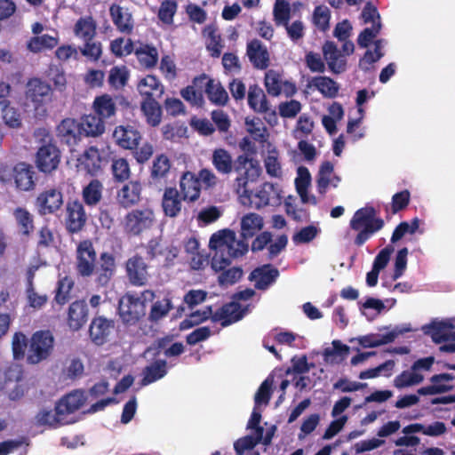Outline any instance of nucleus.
<instances>
[{"mask_svg":"<svg viewBox=\"0 0 455 455\" xmlns=\"http://www.w3.org/2000/svg\"><path fill=\"white\" fill-rule=\"evenodd\" d=\"M212 164L220 174L228 175L233 171L237 172L240 176L236 178L235 182L239 188L245 189L248 182L256 180L261 173V168L257 160L243 154L233 161L231 154L223 148H215L212 151Z\"/></svg>","mask_w":455,"mask_h":455,"instance_id":"f257e3e1","label":"nucleus"},{"mask_svg":"<svg viewBox=\"0 0 455 455\" xmlns=\"http://www.w3.org/2000/svg\"><path fill=\"white\" fill-rule=\"evenodd\" d=\"M209 246L215 250L211 260L212 268L222 269L229 267L232 259L243 257L248 252L247 240H236L235 231L222 229L212 235Z\"/></svg>","mask_w":455,"mask_h":455,"instance_id":"f03ea898","label":"nucleus"},{"mask_svg":"<svg viewBox=\"0 0 455 455\" xmlns=\"http://www.w3.org/2000/svg\"><path fill=\"white\" fill-rule=\"evenodd\" d=\"M52 96L53 89L49 83L39 77H31L25 84L24 107L33 112L35 118L44 119Z\"/></svg>","mask_w":455,"mask_h":455,"instance_id":"7ed1b4c3","label":"nucleus"},{"mask_svg":"<svg viewBox=\"0 0 455 455\" xmlns=\"http://www.w3.org/2000/svg\"><path fill=\"white\" fill-rule=\"evenodd\" d=\"M385 226L384 220L378 216L377 210L371 205H365L355 211L349 221V228L357 232L354 244L363 246L373 235Z\"/></svg>","mask_w":455,"mask_h":455,"instance_id":"20e7f679","label":"nucleus"},{"mask_svg":"<svg viewBox=\"0 0 455 455\" xmlns=\"http://www.w3.org/2000/svg\"><path fill=\"white\" fill-rule=\"evenodd\" d=\"M155 292L145 290L140 296L126 292L118 301V314L124 325L137 324L146 315V300H152Z\"/></svg>","mask_w":455,"mask_h":455,"instance_id":"39448f33","label":"nucleus"},{"mask_svg":"<svg viewBox=\"0 0 455 455\" xmlns=\"http://www.w3.org/2000/svg\"><path fill=\"white\" fill-rule=\"evenodd\" d=\"M155 223V212L148 206L132 209L125 214L121 222L124 232L129 236L141 235L151 229Z\"/></svg>","mask_w":455,"mask_h":455,"instance_id":"423d86ee","label":"nucleus"},{"mask_svg":"<svg viewBox=\"0 0 455 455\" xmlns=\"http://www.w3.org/2000/svg\"><path fill=\"white\" fill-rule=\"evenodd\" d=\"M54 348V337L46 330L36 331L29 339L27 363L37 364L50 357Z\"/></svg>","mask_w":455,"mask_h":455,"instance_id":"0eeeda50","label":"nucleus"},{"mask_svg":"<svg viewBox=\"0 0 455 455\" xmlns=\"http://www.w3.org/2000/svg\"><path fill=\"white\" fill-rule=\"evenodd\" d=\"M97 254L91 240L81 241L76 248V269L82 277L93 275L96 268Z\"/></svg>","mask_w":455,"mask_h":455,"instance_id":"6e6552de","label":"nucleus"},{"mask_svg":"<svg viewBox=\"0 0 455 455\" xmlns=\"http://www.w3.org/2000/svg\"><path fill=\"white\" fill-rule=\"evenodd\" d=\"M87 222L84 204L78 199L68 200L65 209V228L70 235L81 232Z\"/></svg>","mask_w":455,"mask_h":455,"instance_id":"1a4fd4ad","label":"nucleus"},{"mask_svg":"<svg viewBox=\"0 0 455 455\" xmlns=\"http://www.w3.org/2000/svg\"><path fill=\"white\" fill-rule=\"evenodd\" d=\"M60 157L61 155L58 147L49 141L39 147L36 152V167L42 172L51 173L58 168Z\"/></svg>","mask_w":455,"mask_h":455,"instance_id":"9d476101","label":"nucleus"},{"mask_svg":"<svg viewBox=\"0 0 455 455\" xmlns=\"http://www.w3.org/2000/svg\"><path fill=\"white\" fill-rule=\"evenodd\" d=\"M116 272V260L113 253L103 251L96 261L95 283L98 286L107 287Z\"/></svg>","mask_w":455,"mask_h":455,"instance_id":"9b49d317","label":"nucleus"},{"mask_svg":"<svg viewBox=\"0 0 455 455\" xmlns=\"http://www.w3.org/2000/svg\"><path fill=\"white\" fill-rule=\"evenodd\" d=\"M172 161L170 157L161 153L156 155L151 164L149 172V183L156 187L167 185L169 176L172 173Z\"/></svg>","mask_w":455,"mask_h":455,"instance_id":"f8f14e48","label":"nucleus"},{"mask_svg":"<svg viewBox=\"0 0 455 455\" xmlns=\"http://www.w3.org/2000/svg\"><path fill=\"white\" fill-rule=\"evenodd\" d=\"M148 265L144 259L135 254L125 262V273L131 284L133 286H144L148 281Z\"/></svg>","mask_w":455,"mask_h":455,"instance_id":"ddd939ff","label":"nucleus"},{"mask_svg":"<svg viewBox=\"0 0 455 455\" xmlns=\"http://www.w3.org/2000/svg\"><path fill=\"white\" fill-rule=\"evenodd\" d=\"M413 329L411 326V323H405L400 326H395L394 330L386 333V334H376L371 333L368 335H364L359 337L357 339L358 343L363 347H377L382 345H386L393 342L399 335H402L406 332L412 331Z\"/></svg>","mask_w":455,"mask_h":455,"instance_id":"4468645a","label":"nucleus"},{"mask_svg":"<svg viewBox=\"0 0 455 455\" xmlns=\"http://www.w3.org/2000/svg\"><path fill=\"white\" fill-rule=\"evenodd\" d=\"M323 56L330 71L335 75L347 70V60L333 41H325L322 47Z\"/></svg>","mask_w":455,"mask_h":455,"instance_id":"2eb2a0df","label":"nucleus"},{"mask_svg":"<svg viewBox=\"0 0 455 455\" xmlns=\"http://www.w3.org/2000/svg\"><path fill=\"white\" fill-rule=\"evenodd\" d=\"M246 55L252 67L265 70L270 65V55L266 45L259 39H252L246 44Z\"/></svg>","mask_w":455,"mask_h":455,"instance_id":"dca6fc26","label":"nucleus"},{"mask_svg":"<svg viewBox=\"0 0 455 455\" xmlns=\"http://www.w3.org/2000/svg\"><path fill=\"white\" fill-rule=\"evenodd\" d=\"M36 204L42 215L56 212L63 204V195L56 188H51L39 194Z\"/></svg>","mask_w":455,"mask_h":455,"instance_id":"f3484780","label":"nucleus"},{"mask_svg":"<svg viewBox=\"0 0 455 455\" xmlns=\"http://www.w3.org/2000/svg\"><path fill=\"white\" fill-rule=\"evenodd\" d=\"M146 250L148 259L162 256L166 267L172 265L179 254V249L176 246L172 244L164 246L159 237L150 239L146 245Z\"/></svg>","mask_w":455,"mask_h":455,"instance_id":"a211bd4d","label":"nucleus"},{"mask_svg":"<svg viewBox=\"0 0 455 455\" xmlns=\"http://www.w3.org/2000/svg\"><path fill=\"white\" fill-rule=\"evenodd\" d=\"M279 276V270L271 264H264L254 268L249 275L248 279L254 282L257 290H267L273 284Z\"/></svg>","mask_w":455,"mask_h":455,"instance_id":"6ab92c4d","label":"nucleus"},{"mask_svg":"<svg viewBox=\"0 0 455 455\" xmlns=\"http://www.w3.org/2000/svg\"><path fill=\"white\" fill-rule=\"evenodd\" d=\"M115 327V322L104 316H96L92 319L89 327V337L97 346H101L108 341V336Z\"/></svg>","mask_w":455,"mask_h":455,"instance_id":"aec40b11","label":"nucleus"},{"mask_svg":"<svg viewBox=\"0 0 455 455\" xmlns=\"http://www.w3.org/2000/svg\"><path fill=\"white\" fill-rule=\"evenodd\" d=\"M57 135L68 146L77 145L83 136L81 125L74 118H65L57 126Z\"/></svg>","mask_w":455,"mask_h":455,"instance_id":"412c9836","label":"nucleus"},{"mask_svg":"<svg viewBox=\"0 0 455 455\" xmlns=\"http://www.w3.org/2000/svg\"><path fill=\"white\" fill-rule=\"evenodd\" d=\"M86 395L84 390H75L64 395L56 404V415L63 416L78 411L86 402Z\"/></svg>","mask_w":455,"mask_h":455,"instance_id":"4be33fe9","label":"nucleus"},{"mask_svg":"<svg viewBox=\"0 0 455 455\" xmlns=\"http://www.w3.org/2000/svg\"><path fill=\"white\" fill-rule=\"evenodd\" d=\"M113 138L120 148L131 150L139 146L141 134L132 125H119L115 128Z\"/></svg>","mask_w":455,"mask_h":455,"instance_id":"5701e85b","label":"nucleus"},{"mask_svg":"<svg viewBox=\"0 0 455 455\" xmlns=\"http://www.w3.org/2000/svg\"><path fill=\"white\" fill-rule=\"evenodd\" d=\"M142 187L139 181H129L118 190L116 200L120 206L128 209L138 204L141 200Z\"/></svg>","mask_w":455,"mask_h":455,"instance_id":"b1692460","label":"nucleus"},{"mask_svg":"<svg viewBox=\"0 0 455 455\" xmlns=\"http://www.w3.org/2000/svg\"><path fill=\"white\" fill-rule=\"evenodd\" d=\"M12 172L17 189L20 191L34 189L36 186L35 172L31 165L23 162L19 163L13 167Z\"/></svg>","mask_w":455,"mask_h":455,"instance_id":"393cba45","label":"nucleus"},{"mask_svg":"<svg viewBox=\"0 0 455 455\" xmlns=\"http://www.w3.org/2000/svg\"><path fill=\"white\" fill-rule=\"evenodd\" d=\"M180 189L183 201L191 203L197 201L201 195L202 187L196 174L189 171L183 172L180 180Z\"/></svg>","mask_w":455,"mask_h":455,"instance_id":"a878e982","label":"nucleus"},{"mask_svg":"<svg viewBox=\"0 0 455 455\" xmlns=\"http://www.w3.org/2000/svg\"><path fill=\"white\" fill-rule=\"evenodd\" d=\"M243 316V310L238 302H229L224 304L212 315V322H221L223 327L228 326Z\"/></svg>","mask_w":455,"mask_h":455,"instance_id":"bb28decb","label":"nucleus"},{"mask_svg":"<svg viewBox=\"0 0 455 455\" xmlns=\"http://www.w3.org/2000/svg\"><path fill=\"white\" fill-rule=\"evenodd\" d=\"M182 195L174 187H166L162 197V208L165 216L176 218L182 210Z\"/></svg>","mask_w":455,"mask_h":455,"instance_id":"cd10ccee","label":"nucleus"},{"mask_svg":"<svg viewBox=\"0 0 455 455\" xmlns=\"http://www.w3.org/2000/svg\"><path fill=\"white\" fill-rule=\"evenodd\" d=\"M247 102L249 108L255 113L267 114L272 112L275 115V111L271 109L263 89L256 84H251L248 88Z\"/></svg>","mask_w":455,"mask_h":455,"instance_id":"c85d7f7f","label":"nucleus"},{"mask_svg":"<svg viewBox=\"0 0 455 455\" xmlns=\"http://www.w3.org/2000/svg\"><path fill=\"white\" fill-rule=\"evenodd\" d=\"M88 320V307L84 300L72 302L68 310L67 323L74 331H79Z\"/></svg>","mask_w":455,"mask_h":455,"instance_id":"c756f323","label":"nucleus"},{"mask_svg":"<svg viewBox=\"0 0 455 455\" xmlns=\"http://www.w3.org/2000/svg\"><path fill=\"white\" fill-rule=\"evenodd\" d=\"M78 166L87 173L95 175L101 170L102 157L98 148L92 146L77 158Z\"/></svg>","mask_w":455,"mask_h":455,"instance_id":"7c9ffc66","label":"nucleus"},{"mask_svg":"<svg viewBox=\"0 0 455 455\" xmlns=\"http://www.w3.org/2000/svg\"><path fill=\"white\" fill-rule=\"evenodd\" d=\"M109 14L116 29L124 34L130 35L133 30L132 14L117 4L109 7Z\"/></svg>","mask_w":455,"mask_h":455,"instance_id":"2f4dec72","label":"nucleus"},{"mask_svg":"<svg viewBox=\"0 0 455 455\" xmlns=\"http://www.w3.org/2000/svg\"><path fill=\"white\" fill-rule=\"evenodd\" d=\"M263 218L258 213L250 212L241 219L240 235L243 240H249L263 228Z\"/></svg>","mask_w":455,"mask_h":455,"instance_id":"473e14b6","label":"nucleus"},{"mask_svg":"<svg viewBox=\"0 0 455 455\" xmlns=\"http://www.w3.org/2000/svg\"><path fill=\"white\" fill-rule=\"evenodd\" d=\"M454 376L450 373H440L433 375L430 381L433 383L431 386L422 387L418 389L417 393L419 395H432L443 394L452 390L453 387L451 385L440 384L442 381H451Z\"/></svg>","mask_w":455,"mask_h":455,"instance_id":"72a5a7b5","label":"nucleus"},{"mask_svg":"<svg viewBox=\"0 0 455 455\" xmlns=\"http://www.w3.org/2000/svg\"><path fill=\"white\" fill-rule=\"evenodd\" d=\"M134 54L140 66L146 69L154 68L158 63V51L153 44L141 43L134 50Z\"/></svg>","mask_w":455,"mask_h":455,"instance_id":"f704fd0d","label":"nucleus"},{"mask_svg":"<svg viewBox=\"0 0 455 455\" xmlns=\"http://www.w3.org/2000/svg\"><path fill=\"white\" fill-rule=\"evenodd\" d=\"M454 324L450 321H433L424 325L422 330L425 334L429 335L435 344L447 341L448 331L454 329Z\"/></svg>","mask_w":455,"mask_h":455,"instance_id":"c9c22d12","label":"nucleus"},{"mask_svg":"<svg viewBox=\"0 0 455 455\" xmlns=\"http://www.w3.org/2000/svg\"><path fill=\"white\" fill-rule=\"evenodd\" d=\"M138 91L144 99H157L164 93V86L154 75H148L138 84Z\"/></svg>","mask_w":455,"mask_h":455,"instance_id":"e433bc0d","label":"nucleus"},{"mask_svg":"<svg viewBox=\"0 0 455 455\" xmlns=\"http://www.w3.org/2000/svg\"><path fill=\"white\" fill-rule=\"evenodd\" d=\"M140 109L149 126L156 127L161 124L163 111L156 99H143L140 103Z\"/></svg>","mask_w":455,"mask_h":455,"instance_id":"4c0bfd02","label":"nucleus"},{"mask_svg":"<svg viewBox=\"0 0 455 455\" xmlns=\"http://www.w3.org/2000/svg\"><path fill=\"white\" fill-rule=\"evenodd\" d=\"M103 184L97 179L92 180L86 186L82 189V199L85 205L89 207H95L98 205L103 194Z\"/></svg>","mask_w":455,"mask_h":455,"instance_id":"58836bf2","label":"nucleus"},{"mask_svg":"<svg viewBox=\"0 0 455 455\" xmlns=\"http://www.w3.org/2000/svg\"><path fill=\"white\" fill-rule=\"evenodd\" d=\"M167 374V363L165 360L158 359L155 360L149 365H147L142 371L143 378L141 384L148 386L153 382H156Z\"/></svg>","mask_w":455,"mask_h":455,"instance_id":"ea45409f","label":"nucleus"},{"mask_svg":"<svg viewBox=\"0 0 455 455\" xmlns=\"http://www.w3.org/2000/svg\"><path fill=\"white\" fill-rule=\"evenodd\" d=\"M79 124L83 136L98 137L105 132L104 120L96 115H86L83 116Z\"/></svg>","mask_w":455,"mask_h":455,"instance_id":"a19ab883","label":"nucleus"},{"mask_svg":"<svg viewBox=\"0 0 455 455\" xmlns=\"http://www.w3.org/2000/svg\"><path fill=\"white\" fill-rule=\"evenodd\" d=\"M93 109L96 116L104 120L116 116V104L110 95L102 94L94 99Z\"/></svg>","mask_w":455,"mask_h":455,"instance_id":"79ce46f5","label":"nucleus"},{"mask_svg":"<svg viewBox=\"0 0 455 455\" xmlns=\"http://www.w3.org/2000/svg\"><path fill=\"white\" fill-rule=\"evenodd\" d=\"M311 83L324 98L333 99L339 93V84L329 76H315Z\"/></svg>","mask_w":455,"mask_h":455,"instance_id":"37998d69","label":"nucleus"},{"mask_svg":"<svg viewBox=\"0 0 455 455\" xmlns=\"http://www.w3.org/2000/svg\"><path fill=\"white\" fill-rule=\"evenodd\" d=\"M13 217L17 222L19 229L23 235L28 236L34 231L33 215L23 207H17L13 211Z\"/></svg>","mask_w":455,"mask_h":455,"instance_id":"c03bdc74","label":"nucleus"},{"mask_svg":"<svg viewBox=\"0 0 455 455\" xmlns=\"http://www.w3.org/2000/svg\"><path fill=\"white\" fill-rule=\"evenodd\" d=\"M76 36L84 41H92L96 36V23L92 17L80 18L74 28Z\"/></svg>","mask_w":455,"mask_h":455,"instance_id":"a18cd8bd","label":"nucleus"},{"mask_svg":"<svg viewBox=\"0 0 455 455\" xmlns=\"http://www.w3.org/2000/svg\"><path fill=\"white\" fill-rule=\"evenodd\" d=\"M129 76L130 73L126 66H114L109 70L108 82L110 87L119 90L127 84Z\"/></svg>","mask_w":455,"mask_h":455,"instance_id":"49530a36","label":"nucleus"},{"mask_svg":"<svg viewBox=\"0 0 455 455\" xmlns=\"http://www.w3.org/2000/svg\"><path fill=\"white\" fill-rule=\"evenodd\" d=\"M208 100L216 106H225L228 101V94L220 82L210 81L206 90Z\"/></svg>","mask_w":455,"mask_h":455,"instance_id":"de8ad7c7","label":"nucleus"},{"mask_svg":"<svg viewBox=\"0 0 455 455\" xmlns=\"http://www.w3.org/2000/svg\"><path fill=\"white\" fill-rule=\"evenodd\" d=\"M225 267L222 269L212 268L215 272H220L218 283L220 286L233 285L243 277V271L242 267Z\"/></svg>","mask_w":455,"mask_h":455,"instance_id":"09e8293b","label":"nucleus"},{"mask_svg":"<svg viewBox=\"0 0 455 455\" xmlns=\"http://www.w3.org/2000/svg\"><path fill=\"white\" fill-rule=\"evenodd\" d=\"M28 347L29 339L23 332L17 331L13 334L12 339V350L14 360L20 361L25 357L27 358Z\"/></svg>","mask_w":455,"mask_h":455,"instance_id":"8fccbe9b","label":"nucleus"},{"mask_svg":"<svg viewBox=\"0 0 455 455\" xmlns=\"http://www.w3.org/2000/svg\"><path fill=\"white\" fill-rule=\"evenodd\" d=\"M331 11L323 4L316 5L312 14V23L320 31L325 32L330 28Z\"/></svg>","mask_w":455,"mask_h":455,"instance_id":"3c124183","label":"nucleus"},{"mask_svg":"<svg viewBox=\"0 0 455 455\" xmlns=\"http://www.w3.org/2000/svg\"><path fill=\"white\" fill-rule=\"evenodd\" d=\"M59 40L57 37L44 34L40 36H34L28 43V49L32 52H40L44 49H53L57 46Z\"/></svg>","mask_w":455,"mask_h":455,"instance_id":"603ef678","label":"nucleus"},{"mask_svg":"<svg viewBox=\"0 0 455 455\" xmlns=\"http://www.w3.org/2000/svg\"><path fill=\"white\" fill-rule=\"evenodd\" d=\"M161 130L164 140L170 141H177L181 138L187 137L188 132V127L180 122L166 124Z\"/></svg>","mask_w":455,"mask_h":455,"instance_id":"864d4df0","label":"nucleus"},{"mask_svg":"<svg viewBox=\"0 0 455 455\" xmlns=\"http://www.w3.org/2000/svg\"><path fill=\"white\" fill-rule=\"evenodd\" d=\"M173 306L170 298H164L162 300H156L153 303L148 320L152 323H156L165 317L172 309Z\"/></svg>","mask_w":455,"mask_h":455,"instance_id":"5fc2aeb1","label":"nucleus"},{"mask_svg":"<svg viewBox=\"0 0 455 455\" xmlns=\"http://www.w3.org/2000/svg\"><path fill=\"white\" fill-rule=\"evenodd\" d=\"M424 380V376L413 371H403L394 379V386L402 389L420 384Z\"/></svg>","mask_w":455,"mask_h":455,"instance_id":"6e6d98bb","label":"nucleus"},{"mask_svg":"<svg viewBox=\"0 0 455 455\" xmlns=\"http://www.w3.org/2000/svg\"><path fill=\"white\" fill-rule=\"evenodd\" d=\"M333 164L330 161H324L321 164L316 180V188L319 194L325 195L331 183L330 176L333 172Z\"/></svg>","mask_w":455,"mask_h":455,"instance_id":"4d7b16f0","label":"nucleus"},{"mask_svg":"<svg viewBox=\"0 0 455 455\" xmlns=\"http://www.w3.org/2000/svg\"><path fill=\"white\" fill-rule=\"evenodd\" d=\"M419 228V220L414 218L411 223L406 221L400 222L394 229L390 242L395 243L400 241L406 234L413 235Z\"/></svg>","mask_w":455,"mask_h":455,"instance_id":"13d9d810","label":"nucleus"},{"mask_svg":"<svg viewBox=\"0 0 455 455\" xmlns=\"http://www.w3.org/2000/svg\"><path fill=\"white\" fill-rule=\"evenodd\" d=\"M274 20L277 26L287 25L291 19V5L286 0H276L273 9Z\"/></svg>","mask_w":455,"mask_h":455,"instance_id":"bf43d9fd","label":"nucleus"},{"mask_svg":"<svg viewBox=\"0 0 455 455\" xmlns=\"http://www.w3.org/2000/svg\"><path fill=\"white\" fill-rule=\"evenodd\" d=\"M73 286L74 282L68 276L58 281L54 297V300L57 304L64 305L68 302Z\"/></svg>","mask_w":455,"mask_h":455,"instance_id":"052dcab7","label":"nucleus"},{"mask_svg":"<svg viewBox=\"0 0 455 455\" xmlns=\"http://www.w3.org/2000/svg\"><path fill=\"white\" fill-rule=\"evenodd\" d=\"M213 315L212 307H206L204 310H196L192 312L188 318L183 320L180 323L181 329H189L201 323L212 318Z\"/></svg>","mask_w":455,"mask_h":455,"instance_id":"680f3d73","label":"nucleus"},{"mask_svg":"<svg viewBox=\"0 0 455 455\" xmlns=\"http://www.w3.org/2000/svg\"><path fill=\"white\" fill-rule=\"evenodd\" d=\"M177 10L178 3L176 0H164L160 4L157 17L163 23L172 25Z\"/></svg>","mask_w":455,"mask_h":455,"instance_id":"e2e57ef3","label":"nucleus"},{"mask_svg":"<svg viewBox=\"0 0 455 455\" xmlns=\"http://www.w3.org/2000/svg\"><path fill=\"white\" fill-rule=\"evenodd\" d=\"M110 51L116 57L119 58L130 55L134 52L133 42L130 38H116L110 43Z\"/></svg>","mask_w":455,"mask_h":455,"instance_id":"0e129e2a","label":"nucleus"},{"mask_svg":"<svg viewBox=\"0 0 455 455\" xmlns=\"http://www.w3.org/2000/svg\"><path fill=\"white\" fill-rule=\"evenodd\" d=\"M111 170L115 180L118 182L125 181L130 178V165L128 161L124 158L113 160Z\"/></svg>","mask_w":455,"mask_h":455,"instance_id":"69168bd1","label":"nucleus"},{"mask_svg":"<svg viewBox=\"0 0 455 455\" xmlns=\"http://www.w3.org/2000/svg\"><path fill=\"white\" fill-rule=\"evenodd\" d=\"M46 76L53 83L56 90L63 92L66 89V75L60 66L50 65L46 71Z\"/></svg>","mask_w":455,"mask_h":455,"instance_id":"338daca9","label":"nucleus"},{"mask_svg":"<svg viewBox=\"0 0 455 455\" xmlns=\"http://www.w3.org/2000/svg\"><path fill=\"white\" fill-rule=\"evenodd\" d=\"M264 84L267 92L273 96H278L282 92L281 78L278 73L273 69L266 72Z\"/></svg>","mask_w":455,"mask_h":455,"instance_id":"774afa93","label":"nucleus"}]
</instances>
